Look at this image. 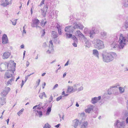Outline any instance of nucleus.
<instances>
[{
  "mask_svg": "<svg viewBox=\"0 0 128 128\" xmlns=\"http://www.w3.org/2000/svg\"><path fill=\"white\" fill-rule=\"evenodd\" d=\"M126 40L125 37L124 35L120 34V35L119 40L118 41L120 45L118 46L120 49L123 48L126 44Z\"/></svg>",
  "mask_w": 128,
  "mask_h": 128,
  "instance_id": "39448f33",
  "label": "nucleus"
},
{
  "mask_svg": "<svg viewBox=\"0 0 128 128\" xmlns=\"http://www.w3.org/2000/svg\"><path fill=\"white\" fill-rule=\"evenodd\" d=\"M41 25L42 26H44L46 24V20H44L42 19L41 21L40 22Z\"/></svg>",
  "mask_w": 128,
  "mask_h": 128,
  "instance_id": "bb28decb",
  "label": "nucleus"
},
{
  "mask_svg": "<svg viewBox=\"0 0 128 128\" xmlns=\"http://www.w3.org/2000/svg\"><path fill=\"white\" fill-rule=\"evenodd\" d=\"M106 32H101V37L103 39H105L106 38Z\"/></svg>",
  "mask_w": 128,
  "mask_h": 128,
  "instance_id": "cd10ccee",
  "label": "nucleus"
},
{
  "mask_svg": "<svg viewBox=\"0 0 128 128\" xmlns=\"http://www.w3.org/2000/svg\"><path fill=\"white\" fill-rule=\"evenodd\" d=\"M110 46L112 49L116 50L119 47V46H118L117 42H114L110 44Z\"/></svg>",
  "mask_w": 128,
  "mask_h": 128,
  "instance_id": "f8f14e48",
  "label": "nucleus"
},
{
  "mask_svg": "<svg viewBox=\"0 0 128 128\" xmlns=\"http://www.w3.org/2000/svg\"><path fill=\"white\" fill-rule=\"evenodd\" d=\"M60 125V124H58L57 125H55L54 126L55 127L57 128H58L59 127V126Z\"/></svg>",
  "mask_w": 128,
  "mask_h": 128,
  "instance_id": "052dcab7",
  "label": "nucleus"
},
{
  "mask_svg": "<svg viewBox=\"0 0 128 128\" xmlns=\"http://www.w3.org/2000/svg\"><path fill=\"white\" fill-rule=\"evenodd\" d=\"M98 29L96 28L95 27H93L91 30H90V32H96L98 31Z\"/></svg>",
  "mask_w": 128,
  "mask_h": 128,
  "instance_id": "72a5a7b5",
  "label": "nucleus"
},
{
  "mask_svg": "<svg viewBox=\"0 0 128 128\" xmlns=\"http://www.w3.org/2000/svg\"><path fill=\"white\" fill-rule=\"evenodd\" d=\"M10 88L9 87H6L2 92L1 96H5L8 94L10 90Z\"/></svg>",
  "mask_w": 128,
  "mask_h": 128,
  "instance_id": "9b49d317",
  "label": "nucleus"
},
{
  "mask_svg": "<svg viewBox=\"0 0 128 128\" xmlns=\"http://www.w3.org/2000/svg\"><path fill=\"white\" fill-rule=\"evenodd\" d=\"M112 91V90H110L109 91V89L108 90V94H109V95H110L111 94H113V92H110V91Z\"/></svg>",
  "mask_w": 128,
  "mask_h": 128,
  "instance_id": "13d9d810",
  "label": "nucleus"
},
{
  "mask_svg": "<svg viewBox=\"0 0 128 128\" xmlns=\"http://www.w3.org/2000/svg\"><path fill=\"white\" fill-rule=\"evenodd\" d=\"M32 22L31 24V26L32 27L40 28V27L38 26L40 22L36 18H34L32 20Z\"/></svg>",
  "mask_w": 128,
  "mask_h": 128,
  "instance_id": "6e6552de",
  "label": "nucleus"
},
{
  "mask_svg": "<svg viewBox=\"0 0 128 128\" xmlns=\"http://www.w3.org/2000/svg\"><path fill=\"white\" fill-rule=\"evenodd\" d=\"M13 70V68H10L7 70L4 76V77L5 78H8L13 76L12 74L14 73V71L12 70Z\"/></svg>",
  "mask_w": 128,
  "mask_h": 128,
  "instance_id": "0eeeda50",
  "label": "nucleus"
},
{
  "mask_svg": "<svg viewBox=\"0 0 128 128\" xmlns=\"http://www.w3.org/2000/svg\"><path fill=\"white\" fill-rule=\"evenodd\" d=\"M66 38H71L72 36V34H70L66 33Z\"/></svg>",
  "mask_w": 128,
  "mask_h": 128,
  "instance_id": "37998d69",
  "label": "nucleus"
},
{
  "mask_svg": "<svg viewBox=\"0 0 128 128\" xmlns=\"http://www.w3.org/2000/svg\"><path fill=\"white\" fill-rule=\"evenodd\" d=\"M66 72L64 73V74L63 75V78H64L66 76Z\"/></svg>",
  "mask_w": 128,
  "mask_h": 128,
  "instance_id": "338daca9",
  "label": "nucleus"
},
{
  "mask_svg": "<svg viewBox=\"0 0 128 128\" xmlns=\"http://www.w3.org/2000/svg\"><path fill=\"white\" fill-rule=\"evenodd\" d=\"M50 44L49 46V49L46 51L47 54H50L52 53L54 51L53 48V46L52 40H50L49 42Z\"/></svg>",
  "mask_w": 128,
  "mask_h": 128,
  "instance_id": "9d476101",
  "label": "nucleus"
},
{
  "mask_svg": "<svg viewBox=\"0 0 128 128\" xmlns=\"http://www.w3.org/2000/svg\"><path fill=\"white\" fill-rule=\"evenodd\" d=\"M56 27L58 30V32H62V26L58 23L56 24Z\"/></svg>",
  "mask_w": 128,
  "mask_h": 128,
  "instance_id": "b1692460",
  "label": "nucleus"
},
{
  "mask_svg": "<svg viewBox=\"0 0 128 128\" xmlns=\"http://www.w3.org/2000/svg\"><path fill=\"white\" fill-rule=\"evenodd\" d=\"M53 1L54 0H48V1L50 3V4L49 5L48 4H46L45 6L43 9H41L42 15L44 16H46V13L48 8V6H50Z\"/></svg>",
  "mask_w": 128,
  "mask_h": 128,
  "instance_id": "423d86ee",
  "label": "nucleus"
},
{
  "mask_svg": "<svg viewBox=\"0 0 128 128\" xmlns=\"http://www.w3.org/2000/svg\"><path fill=\"white\" fill-rule=\"evenodd\" d=\"M24 110V109L23 108H22L21 110H20L17 113V114L19 116H20V115L22 114Z\"/></svg>",
  "mask_w": 128,
  "mask_h": 128,
  "instance_id": "4c0bfd02",
  "label": "nucleus"
},
{
  "mask_svg": "<svg viewBox=\"0 0 128 128\" xmlns=\"http://www.w3.org/2000/svg\"><path fill=\"white\" fill-rule=\"evenodd\" d=\"M52 37L54 38H57L58 36V34L57 32H52Z\"/></svg>",
  "mask_w": 128,
  "mask_h": 128,
  "instance_id": "c756f323",
  "label": "nucleus"
},
{
  "mask_svg": "<svg viewBox=\"0 0 128 128\" xmlns=\"http://www.w3.org/2000/svg\"><path fill=\"white\" fill-rule=\"evenodd\" d=\"M90 30L89 28H86L84 30V32H90Z\"/></svg>",
  "mask_w": 128,
  "mask_h": 128,
  "instance_id": "49530a36",
  "label": "nucleus"
},
{
  "mask_svg": "<svg viewBox=\"0 0 128 128\" xmlns=\"http://www.w3.org/2000/svg\"><path fill=\"white\" fill-rule=\"evenodd\" d=\"M45 0H42V1L40 4V5H39V6H41L43 4H44Z\"/></svg>",
  "mask_w": 128,
  "mask_h": 128,
  "instance_id": "864d4df0",
  "label": "nucleus"
},
{
  "mask_svg": "<svg viewBox=\"0 0 128 128\" xmlns=\"http://www.w3.org/2000/svg\"><path fill=\"white\" fill-rule=\"evenodd\" d=\"M46 83H45V82H44V84L42 86V88L43 89H44V86H46Z\"/></svg>",
  "mask_w": 128,
  "mask_h": 128,
  "instance_id": "69168bd1",
  "label": "nucleus"
},
{
  "mask_svg": "<svg viewBox=\"0 0 128 128\" xmlns=\"http://www.w3.org/2000/svg\"><path fill=\"white\" fill-rule=\"evenodd\" d=\"M14 76H12L11 78L7 82L6 85L7 86L9 84L11 85L12 81H14Z\"/></svg>",
  "mask_w": 128,
  "mask_h": 128,
  "instance_id": "4be33fe9",
  "label": "nucleus"
},
{
  "mask_svg": "<svg viewBox=\"0 0 128 128\" xmlns=\"http://www.w3.org/2000/svg\"><path fill=\"white\" fill-rule=\"evenodd\" d=\"M2 43L4 44L8 43V40L7 35L4 34L2 37Z\"/></svg>",
  "mask_w": 128,
  "mask_h": 128,
  "instance_id": "2eb2a0df",
  "label": "nucleus"
},
{
  "mask_svg": "<svg viewBox=\"0 0 128 128\" xmlns=\"http://www.w3.org/2000/svg\"><path fill=\"white\" fill-rule=\"evenodd\" d=\"M85 44L86 47L88 48H90L91 45L90 44L88 40H87L85 42Z\"/></svg>",
  "mask_w": 128,
  "mask_h": 128,
  "instance_id": "473e14b6",
  "label": "nucleus"
},
{
  "mask_svg": "<svg viewBox=\"0 0 128 128\" xmlns=\"http://www.w3.org/2000/svg\"><path fill=\"white\" fill-rule=\"evenodd\" d=\"M114 125L115 128H123L124 126V123L118 120L114 123Z\"/></svg>",
  "mask_w": 128,
  "mask_h": 128,
  "instance_id": "1a4fd4ad",
  "label": "nucleus"
},
{
  "mask_svg": "<svg viewBox=\"0 0 128 128\" xmlns=\"http://www.w3.org/2000/svg\"><path fill=\"white\" fill-rule=\"evenodd\" d=\"M9 1V0H5L4 1H2L1 5L4 7L6 6L10 3V2H8Z\"/></svg>",
  "mask_w": 128,
  "mask_h": 128,
  "instance_id": "f3484780",
  "label": "nucleus"
},
{
  "mask_svg": "<svg viewBox=\"0 0 128 128\" xmlns=\"http://www.w3.org/2000/svg\"><path fill=\"white\" fill-rule=\"evenodd\" d=\"M84 27V26L80 23L75 22L73 26H70L66 27L65 31L66 32H80L78 29L82 30Z\"/></svg>",
  "mask_w": 128,
  "mask_h": 128,
  "instance_id": "f257e3e1",
  "label": "nucleus"
},
{
  "mask_svg": "<svg viewBox=\"0 0 128 128\" xmlns=\"http://www.w3.org/2000/svg\"><path fill=\"white\" fill-rule=\"evenodd\" d=\"M123 6L124 7H128V0H123Z\"/></svg>",
  "mask_w": 128,
  "mask_h": 128,
  "instance_id": "5701e85b",
  "label": "nucleus"
},
{
  "mask_svg": "<svg viewBox=\"0 0 128 128\" xmlns=\"http://www.w3.org/2000/svg\"><path fill=\"white\" fill-rule=\"evenodd\" d=\"M51 107H51L49 106L47 108L46 113V115H48L51 112Z\"/></svg>",
  "mask_w": 128,
  "mask_h": 128,
  "instance_id": "2f4dec72",
  "label": "nucleus"
},
{
  "mask_svg": "<svg viewBox=\"0 0 128 128\" xmlns=\"http://www.w3.org/2000/svg\"><path fill=\"white\" fill-rule=\"evenodd\" d=\"M79 122V120H78L77 119H75L73 121V125L75 128H76L78 126Z\"/></svg>",
  "mask_w": 128,
  "mask_h": 128,
  "instance_id": "6ab92c4d",
  "label": "nucleus"
},
{
  "mask_svg": "<svg viewBox=\"0 0 128 128\" xmlns=\"http://www.w3.org/2000/svg\"><path fill=\"white\" fill-rule=\"evenodd\" d=\"M88 123L87 122L83 123V124L81 126V128H87Z\"/></svg>",
  "mask_w": 128,
  "mask_h": 128,
  "instance_id": "c85d7f7f",
  "label": "nucleus"
},
{
  "mask_svg": "<svg viewBox=\"0 0 128 128\" xmlns=\"http://www.w3.org/2000/svg\"><path fill=\"white\" fill-rule=\"evenodd\" d=\"M34 74V72H33L29 75H28L26 76L25 77V80L24 81V82H26V81H27V80L28 79V78L31 75Z\"/></svg>",
  "mask_w": 128,
  "mask_h": 128,
  "instance_id": "79ce46f5",
  "label": "nucleus"
},
{
  "mask_svg": "<svg viewBox=\"0 0 128 128\" xmlns=\"http://www.w3.org/2000/svg\"><path fill=\"white\" fill-rule=\"evenodd\" d=\"M39 96L40 98L41 99H43V96H44L45 98H47V97L46 96L44 92H43L42 93H40Z\"/></svg>",
  "mask_w": 128,
  "mask_h": 128,
  "instance_id": "393cba45",
  "label": "nucleus"
},
{
  "mask_svg": "<svg viewBox=\"0 0 128 128\" xmlns=\"http://www.w3.org/2000/svg\"><path fill=\"white\" fill-rule=\"evenodd\" d=\"M126 123H128V117L126 118Z\"/></svg>",
  "mask_w": 128,
  "mask_h": 128,
  "instance_id": "774afa93",
  "label": "nucleus"
},
{
  "mask_svg": "<svg viewBox=\"0 0 128 128\" xmlns=\"http://www.w3.org/2000/svg\"><path fill=\"white\" fill-rule=\"evenodd\" d=\"M92 110L89 108L85 110V112L88 113H89Z\"/></svg>",
  "mask_w": 128,
  "mask_h": 128,
  "instance_id": "c03bdc74",
  "label": "nucleus"
},
{
  "mask_svg": "<svg viewBox=\"0 0 128 128\" xmlns=\"http://www.w3.org/2000/svg\"><path fill=\"white\" fill-rule=\"evenodd\" d=\"M37 112L38 113L39 117H41L42 116V113L41 111H37Z\"/></svg>",
  "mask_w": 128,
  "mask_h": 128,
  "instance_id": "a19ab883",
  "label": "nucleus"
},
{
  "mask_svg": "<svg viewBox=\"0 0 128 128\" xmlns=\"http://www.w3.org/2000/svg\"><path fill=\"white\" fill-rule=\"evenodd\" d=\"M53 99V98L52 96L51 95L49 98V100H50V101H49V102H51L52 101V100Z\"/></svg>",
  "mask_w": 128,
  "mask_h": 128,
  "instance_id": "603ef678",
  "label": "nucleus"
},
{
  "mask_svg": "<svg viewBox=\"0 0 128 128\" xmlns=\"http://www.w3.org/2000/svg\"><path fill=\"white\" fill-rule=\"evenodd\" d=\"M11 55L10 52H4L2 56V58L3 59L8 58Z\"/></svg>",
  "mask_w": 128,
  "mask_h": 128,
  "instance_id": "dca6fc26",
  "label": "nucleus"
},
{
  "mask_svg": "<svg viewBox=\"0 0 128 128\" xmlns=\"http://www.w3.org/2000/svg\"><path fill=\"white\" fill-rule=\"evenodd\" d=\"M72 38V40H74L75 38H76V37L74 35L72 36L71 37Z\"/></svg>",
  "mask_w": 128,
  "mask_h": 128,
  "instance_id": "0e129e2a",
  "label": "nucleus"
},
{
  "mask_svg": "<svg viewBox=\"0 0 128 128\" xmlns=\"http://www.w3.org/2000/svg\"><path fill=\"white\" fill-rule=\"evenodd\" d=\"M93 54L98 59L99 58V52L96 49L94 50H93Z\"/></svg>",
  "mask_w": 128,
  "mask_h": 128,
  "instance_id": "a211bd4d",
  "label": "nucleus"
},
{
  "mask_svg": "<svg viewBox=\"0 0 128 128\" xmlns=\"http://www.w3.org/2000/svg\"><path fill=\"white\" fill-rule=\"evenodd\" d=\"M74 16H70V22L72 21L73 20V19L72 18H73Z\"/></svg>",
  "mask_w": 128,
  "mask_h": 128,
  "instance_id": "bf43d9fd",
  "label": "nucleus"
},
{
  "mask_svg": "<svg viewBox=\"0 0 128 128\" xmlns=\"http://www.w3.org/2000/svg\"><path fill=\"white\" fill-rule=\"evenodd\" d=\"M16 63L13 62L12 64H9L6 62H4L1 64L0 70L1 72L5 71L7 69H10V68H13L12 70L13 71H15Z\"/></svg>",
  "mask_w": 128,
  "mask_h": 128,
  "instance_id": "7ed1b4c3",
  "label": "nucleus"
},
{
  "mask_svg": "<svg viewBox=\"0 0 128 128\" xmlns=\"http://www.w3.org/2000/svg\"><path fill=\"white\" fill-rule=\"evenodd\" d=\"M94 46L98 50H101L104 48V45L102 41L98 39L94 40Z\"/></svg>",
  "mask_w": 128,
  "mask_h": 128,
  "instance_id": "20e7f679",
  "label": "nucleus"
},
{
  "mask_svg": "<svg viewBox=\"0 0 128 128\" xmlns=\"http://www.w3.org/2000/svg\"><path fill=\"white\" fill-rule=\"evenodd\" d=\"M124 27L126 29L128 28V17L126 19L124 24Z\"/></svg>",
  "mask_w": 128,
  "mask_h": 128,
  "instance_id": "a878e982",
  "label": "nucleus"
},
{
  "mask_svg": "<svg viewBox=\"0 0 128 128\" xmlns=\"http://www.w3.org/2000/svg\"><path fill=\"white\" fill-rule=\"evenodd\" d=\"M74 90V88L72 87L69 86L68 88L67 92H72Z\"/></svg>",
  "mask_w": 128,
  "mask_h": 128,
  "instance_id": "7c9ffc66",
  "label": "nucleus"
},
{
  "mask_svg": "<svg viewBox=\"0 0 128 128\" xmlns=\"http://www.w3.org/2000/svg\"><path fill=\"white\" fill-rule=\"evenodd\" d=\"M124 115V116L126 117L128 116V112L126 111Z\"/></svg>",
  "mask_w": 128,
  "mask_h": 128,
  "instance_id": "8fccbe9b",
  "label": "nucleus"
},
{
  "mask_svg": "<svg viewBox=\"0 0 128 128\" xmlns=\"http://www.w3.org/2000/svg\"><path fill=\"white\" fill-rule=\"evenodd\" d=\"M102 56L103 61L104 62H108L112 61L114 58L116 57L117 55L114 52L108 53L105 52L103 53Z\"/></svg>",
  "mask_w": 128,
  "mask_h": 128,
  "instance_id": "f03ea898",
  "label": "nucleus"
},
{
  "mask_svg": "<svg viewBox=\"0 0 128 128\" xmlns=\"http://www.w3.org/2000/svg\"><path fill=\"white\" fill-rule=\"evenodd\" d=\"M79 33V32H78ZM79 34H78V36L80 37V38L82 39H83L84 40H86V38L84 36L82 33V32H79Z\"/></svg>",
  "mask_w": 128,
  "mask_h": 128,
  "instance_id": "412c9836",
  "label": "nucleus"
},
{
  "mask_svg": "<svg viewBox=\"0 0 128 128\" xmlns=\"http://www.w3.org/2000/svg\"><path fill=\"white\" fill-rule=\"evenodd\" d=\"M117 86L110 87V88L109 89V91L110 90L112 91L113 94H116L118 93V90L117 88Z\"/></svg>",
  "mask_w": 128,
  "mask_h": 128,
  "instance_id": "4468645a",
  "label": "nucleus"
},
{
  "mask_svg": "<svg viewBox=\"0 0 128 128\" xmlns=\"http://www.w3.org/2000/svg\"><path fill=\"white\" fill-rule=\"evenodd\" d=\"M79 85L80 84H75L73 86V87L74 88V92H75V91H77L78 89L76 88V86H77L78 85Z\"/></svg>",
  "mask_w": 128,
  "mask_h": 128,
  "instance_id": "ea45409f",
  "label": "nucleus"
},
{
  "mask_svg": "<svg viewBox=\"0 0 128 128\" xmlns=\"http://www.w3.org/2000/svg\"><path fill=\"white\" fill-rule=\"evenodd\" d=\"M50 127L51 126L48 123H47L45 124L43 128H50Z\"/></svg>",
  "mask_w": 128,
  "mask_h": 128,
  "instance_id": "58836bf2",
  "label": "nucleus"
},
{
  "mask_svg": "<svg viewBox=\"0 0 128 128\" xmlns=\"http://www.w3.org/2000/svg\"><path fill=\"white\" fill-rule=\"evenodd\" d=\"M17 20H18L17 19H12L11 20H10V21L12 22V24L13 25H15L16 24V22Z\"/></svg>",
  "mask_w": 128,
  "mask_h": 128,
  "instance_id": "f704fd0d",
  "label": "nucleus"
},
{
  "mask_svg": "<svg viewBox=\"0 0 128 128\" xmlns=\"http://www.w3.org/2000/svg\"><path fill=\"white\" fill-rule=\"evenodd\" d=\"M58 84H56L54 86V87L52 89L54 90L56 88H57L58 86Z\"/></svg>",
  "mask_w": 128,
  "mask_h": 128,
  "instance_id": "4d7b16f0",
  "label": "nucleus"
},
{
  "mask_svg": "<svg viewBox=\"0 0 128 128\" xmlns=\"http://www.w3.org/2000/svg\"><path fill=\"white\" fill-rule=\"evenodd\" d=\"M101 98V96H99L98 97H94L92 98L91 102L92 104H94L96 103L98 101L100 100Z\"/></svg>",
  "mask_w": 128,
  "mask_h": 128,
  "instance_id": "ddd939ff",
  "label": "nucleus"
},
{
  "mask_svg": "<svg viewBox=\"0 0 128 128\" xmlns=\"http://www.w3.org/2000/svg\"><path fill=\"white\" fill-rule=\"evenodd\" d=\"M95 32H90L89 36L91 38H93L95 35Z\"/></svg>",
  "mask_w": 128,
  "mask_h": 128,
  "instance_id": "e433bc0d",
  "label": "nucleus"
},
{
  "mask_svg": "<svg viewBox=\"0 0 128 128\" xmlns=\"http://www.w3.org/2000/svg\"><path fill=\"white\" fill-rule=\"evenodd\" d=\"M62 96H60L59 97H58L56 98V100L57 101H59L60 99H61L62 98Z\"/></svg>",
  "mask_w": 128,
  "mask_h": 128,
  "instance_id": "3c124183",
  "label": "nucleus"
},
{
  "mask_svg": "<svg viewBox=\"0 0 128 128\" xmlns=\"http://www.w3.org/2000/svg\"><path fill=\"white\" fill-rule=\"evenodd\" d=\"M89 106V107L88 108H90L91 110H92L94 108V105L90 104Z\"/></svg>",
  "mask_w": 128,
  "mask_h": 128,
  "instance_id": "de8ad7c7",
  "label": "nucleus"
},
{
  "mask_svg": "<svg viewBox=\"0 0 128 128\" xmlns=\"http://www.w3.org/2000/svg\"><path fill=\"white\" fill-rule=\"evenodd\" d=\"M42 103H40L38 105H37V108L38 109H41V105H42Z\"/></svg>",
  "mask_w": 128,
  "mask_h": 128,
  "instance_id": "a18cd8bd",
  "label": "nucleus"
},
{
  "mask_svg": "<svg viewBox=\"0 0 128 128\" xmlns=\"http://www.w3.org/2000/svg\"><path fill=\"white\" fill-rule=\"evenodd\" d=\"M84 88L82 86H81L78 89V91H80L82 90Z\"/></svg>",
  "mask_w": 128,
  "mask_h": 128,
  "instance_id": "09e8293b",
  "label": "nucleus"
},
{
  "mask_svg": "<svg viewBox=\"0 0 128 128\" xmlns=\"http://www.w3.org/2000/svg\"><path fill=\"white\" fill-rule=\"evenodd\" d=\"M120 92V93H122L124 92V89L123 88L120 87L118 88Z\"/></svg>",
  "mask_w": 128,
  "mask_h": 128,
  "instance_id": "c9c22d12",
  "label": "nucleus"
},
{
  "mask_svg": "<svg viewBox=\"0 0 128 128\" xmlns=\"http://www.w3.org/2000/svg\"><path fill=\"white\" fill-rule=\"evenodd\" d=\"M6 99L4 98H0V104L2 106L6 103Z\"/></svg>",
  "mask_w": 128,
  "mask_h": 128,
  "instance_id": "aec40b11",
  "label": "nucleus"
},
{
  "mask_svg": "<svg viewBox=\"0 0 128 128\" xmlns=\"http://www.w3.org/2000/svg\"><path fill=\"white\" fill-rule=\"evenodd\" d=\"M24 80H22V83L21 85V88L22 87V86H23V85H24Z\"/></svg>",
  "mask_w": 128,
  "mask_h": 128,
  "instance_id": "e2e57ef3",
  "label": "nucleus"
},
{
  "mask_svg": "<svg viewBox=\"0 0 128 128\" xmlns=\"http://www.w3.org/2000/svg\"><path fill=\"white\" fill-rule=\"evenodd\" d=\"M40 79H38V82H36V83L37 84V86H36V87L38 86H39V85L40 82Z\"/></svg>",
  "mask_w": 128,
  "mask_h": 128,
  "instance_id": "5fc2aeb1",
  "label": "nucleus"
},
{
  "mask_svg": "<svg viewBox=\"0 0 128 128\" xmlns=\"http://www.w3.org/2000/svg\"><path fill=\"white\" fill-rule=\"evenodd\" d=\"M76 42H74V43L72 44V45L74 46L75 47H76L77 46Z\"/></svg>",
  "mask_w": 128,
  "mask_h": 128,
  "instance_id": "6e6d98bb",
  "label": "nucleus"
},
{
  "mask_svg": "<svg viewBox=\"0 0 128 128\" xmlns=\"http://www.w3.org/2000/svg\"><path fill=\"white\" fill-rule=\"evenodd\" d=\"M73 40L74 42H77L78 39L76 38Z\"/></svg>",
  "mask_w": 128,
  "mask_h": 128,
  "instance_id": "680f3d73",
  "label": "nucleus"
}]
</instances>
